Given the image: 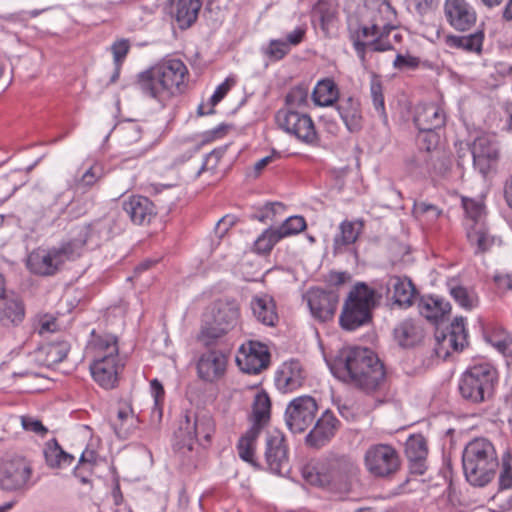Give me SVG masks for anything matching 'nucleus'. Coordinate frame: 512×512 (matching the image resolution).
<instances>
[{
    "label": "nucleus",
    "instance_id": "nucleus-31",
    "mask_svg": "<svg viewBox=\"0 0 512 512\" xmlns=\"http://www.w3.org/2000/svg\"><path fill=\"white\" fill-rule=\"evenodd\" d=\"M337 110L349 132L356 133L362 129L363 117L358 99L351 96L341 99Z\"/></svg>",
    "mask_w": 512,
    "mask_h": 512
},
{
    "label": "nucleus",
    "instance_id": "nucleus-44",
    "mask_svg": "<svg viewBox=\"0 0 512 512\" xmlns=\"http://www.w3.org/2000/svg\"><path fill=\"white\" fill-rule=\"evenodd\" d=\"M462 206L465 211V229L475 227L476 224L486 223L485 206L482 202L470 198H462Z\"/></svg>",
    "mask_w": 512,
    "mask_h": 512
},
{
    "label": "nucleus",
    "instance_id": "nucleus-25",
    "mask_svg": "<svg viewBox=\"0 0 512 512\" xmlns=\"http://www.w3.org/2000/svg\"><path fill=\"white\" fill-rule=\"evenodd\" d=\"M306 375L299 361L291 360L283 363L275 376V385L284 392H292L300 388L305 381Z\"/></svg>",
    "mask_w": 512,
    "mask_h": 512
},
{
    "label": "nucleus",
    "instance_id": "nucleus-59",
    "mask_svg": "<svg viewBox=\"0 0 512 512\" xmlns=\"http://www.w3.org/2000/svg\"><path fill=\"white\" fill-rule=\"evenodd\" d=\"M151 393L154 398L153 412H157L159 417L162 416V405L164 401L165 391L164 387L158 379H153L150 382Z\"/></svg>",
    "mask_w": 512,
    "mask_h": 512
},
{
    "label": "nucleus",
    "instance_id": "nucleus-56",
    "mask_svg": "<svg viewBox=\"0 0 512 512\" xmlns=\"http://www.w3.org/2000/svg\"><path fill=\"white\" fill-rule=\"evenodd\" d=\"M412 213L416 218H425L428 221H435L442 214V210L436 205L424 201H415Z\"/></svg>",
    "mask_w": 512,
    "mask_h": 512
},
{
    "label": "nucleus",
    "instance_id": "nucleus-19",
    "mask_svg": "<svg viewBox=\"0 0 512 512\" xmlns=\"http://www.w3.org/2000/svg\"><path fill=\"white\" fill-rule=\"evenodd\" d=\"M379 288L384 290L387 297L392 293L391 299L394 303L405 308L411 307L418 295V291L410 278L397 275L388 276L385 282L379 285Z\"/></svg>",
    "mask_w": 512,
    "mask_h": 512
},
{
    "label": "nucleus",
    "instance_id": "nucleus-60",
    "mask_svg": "<svg viewBox=\"0 0 512 512\" xmlns=\"http://www.w3.org/2000/svg\"><path fill=\"white\" fill-rule=\"evenodd\" d=\"M111 49L115 65L121 66L122 62L124 61L129 52L130 43L127 39H121L114 42Z\"/></svg>",
    "mask_w": 512,
    "mask_h": 512
},
{
    "label": "nucleus",
    "instance_id": "nucleus-18",
    "mask_svg": "<svg viewBox=\"0 0 512 512\" xmlns=\"http://www.w3.org/2000/svg\"><path fill=\"white\" fill-rule=\"evenodd\" d=\"M341 422L330 410H326L305 437V444L313 449L325 447L335 437Z\"/></svg>",
    "mask_w": 512,
    "mask_h": 512
},
{
    "label": "nucleus",
    "instance_id": "nucleus-16",
    "mask_svg": "<svg viewBox=\"0 0 512 512\" xmlns=\"http://www.w3.org/2000/svg\"><path fill=\"white\" fill-rule=\"evenodd\" d=\"M236 362L243 372L258 374L269 366L270 353L265 344L250 341L247 347L241 346Z\"/></svg>",
    "mask_w": 512,
    "mask_h": 512
},
{
    "label": "nucleus",
    "instance_id": "nucleus-9",
    "mask_svg": "<svg viewBox=\"0 0 512 512\" xmlns=\"http://www.w3.org/2000/svg\"><path fill=\"white\" fill-rule=\"evenodd\" d=\"M401 465L399 452L390 444H372L364 453L365 469L375 479H393L400 471Z\"/></svg>",
    "mask_w": 512,
    "mask_h": 512
},
{
    "label": "nucleus",
    "instance_id": "nucleus-62",
    "mask_svg": "<svg viewBox=\"0 0 512 512\" xmlns=\"http://www.w3.org/2000/svg\"><path fill=\"white\" fill-rule=\"evenodd\" d=\"M226 152V147H219L214 150H212L209 154L206 155L205 161L201 165L199 171L197 172V175H200L202 172L209 169L208 165L210 162L212 163L211 168H214L220 159L224 156Z\"/></svg>",
    "mask_w": 512,
    "mask_h": 512
},
{
    "label": "nucleus",
    "instance_id": "nucleus-13",
    "mask_svg": "<svg viewBox=\"0 0 512 512\" xmlns=\"http://www.w3.org/2000/svg\"><path fill=\"white\" fill-rule=\"evenodd\" d=\"M318 405L309 395L293 399L285 410V422L292 433L304 432L315 420Z\"/></svg>",
    "mask_w": 512,
    "mask_h": 512
},
{
    "label": "nucleus",
    "instance_id": "nucleus-36",
    "mask_svg": "<svg viewBox=\"0 0 512 512\" xmlns=\"http://www.w3.org/2000/svg\"><path fill=\"white\" fill-rule=\"evenodd\" d=\"M466 230V237L469 244L475 248V253H485L489 251L498 240L491 234L486 223L476 224L475 227H469Z\"/></svg>",
    "mask_w": 512,
    "mask_h": 512
},
{
    "label": "nucleus",
    "instance_id": "nucleus-26",
    "mask_svg": "<svg viewBox=\"0 0 512 512\" xmlns=\"http://www.w3.org/2000/svg\"><path fill=\"white\" fill-rule=\"evenodd\" d=\"M413 121L418 130H438L445 126L446 113L435 103L424 104L417 107Z\"/></svg>",
    "mask_w": 512,
    "mask_h": 512
},
{
    "label": "nucleus",
    "instance_id": "nucleus-37",
    "mask_svg": "<svg viewBox=\"0 0 512 512\" xmlns=\"http://www.w3.org/2000/svg\"><path fill=\"white\" fill-rule=\"evenodd\" d=\"M271 415V401L265 391L258 392L253 401L250 428H256L262 431L263 427L269 422Z\"/></svg>",
    "mask_w": 512,
    "mask_h": 512
},
{
    "label": "nucleus",
    "instance_id": "nucleus-39",
    "mask_svg": "<svg viewBox=\"0 0 512 512\" xmlns=\"http://www.w3.org/2000/svg\"><path fill=\"white\" fill-rule=\"evenodd\" d=\"M484 338L504 356H512V334L502 326H488L484 331Z\"/></svg>",
    "mask_w": 512,
    "mask_h": 512
},
{
    "label": "nucleus",
    "instance_id": "nucleus-6",
    "mask_svg": "<svg viewBox=\"0 0 512 512\" xmlns=\"http://www.w3.org/2000/svg\"><path fill=\"white\" fill-rule=\"evenodd\" d=\"M376 291L366 283H357L348 293L339 317V324L346 331H354L373 320Z\"/></svg>",
    "mask_w": 512,
    "mask_h": 512
},
{
    "label": "nucleus",
    "instance_id": "nucleus-32",
    "mask_svg": "<svg viewBox=\"0 0 512 512\" xmlns=\"http://www.w3.org/2000/svg\"><path fill=\"white\" fill-rule=\"evenodd\" d=\"M239 314V307L234 300H218L213 305L212 319L228 331L236 325Z\"/></svg>",
    "mask_w": 512,
    "mask_h": 512
},
{
    "label": "nucleus",
    "instance_id": "nucleus-24",
    "mask_svg": "<svg viewBox=\"0 0 512 512\" xmlns=\"http://www.w3.org/2000/svg\"><path fill=\"white\" fill-rule=\"evenodd\" d=\"M405 453L413 474L423 475L427 469V441L421 434L411 435L405 443Z\"/></svg>",
    "mask_w": 512,
    "mask_h": 512
},
{
    "label": "nucleus",
    "instance_id": "nucleus-47",
    "mask_svg": "<svg viewBox=\"0 0 512 512\" xmlns=\"http://www.w3.org/2000/svg\"><path fill=\"white\" fill-rule=\"evenodd\" d=\"M53 204L60 206L58 215L67 214L70 218H77L85 213L84 208L80 207L79 200H74L68 191L58 193Z\"/></svg>",
    "mask_w": 512,
    "mask_h": 512
},
{
    "label": "nucleus",
    "instance_id": "nucleus-50",
    "mask_svg": "<svg viewBox=\"0 0 512 512\" xmlns=\"http://www.w3.org/2000/svg\"><path fill=\"white\" fill-rule=\"evenodd\" d=\"M226 333H228V330L217 325V323L212 319L211 321H206L202 325L201 331L198 335V340L208 347L213 345L217 339L223 337Z\"/></svg>",
    "mask_w": 512,
    "mask_h": 512
},
{
    "label": "nucleus",
    "instance_id": "nucleus-22",
    "mask_svg": "<svg viewBox=\"0 0 512 512\" xmlns=\"http://www.w3.org/2000/svg\"><path fill=\"white\" fill-rule=\"evenodd\" d=\"M465 320L462 316L455 317L447 332L437 329L435 332L437 344L443 348L450 347L455 352L462 351L468 344Z\"/></svg>",
    "mask_w": 512,
    "mask_h": 512
},
{
    "label": "nucleus",
    "instance_id": "nucleus-23",
    "mask_svg": "<svg viewBox=\"0 0 512 512\" xmlns=\"http://www.w3.org/2000/svg\"><path fill=\"white\" fill-rule=\"evenodd\" d=\"M227 359L219 350H209L202 354L197 363L198 376L207 382L220 378L226 369Z\"/></svg>",
    "mask_w": 512,
    "mask_h": 512
},
{
    "label": "nucleus",
    "instance_id": "nucleus-35",
    "mask_svg": "<svg viewBox=\"0 0 512 512\" xmlns=\"http://www.w3.org/2000/svg\"><path fill=\"white\" fill-rule=\"evenodd\" d=\"M419 313L429 321L437 322L451 310L449 302L438 296H421L418 302Z\"/></svg>",
    "mask_w": 512,
    "mask_h": 512
},
{
    "label": "nucleus",
    "instance_id": "nucleus-14",
    "mask_svg": "<svg viewBox=\"0 0 512 512\" xmlns=\"http://www.w3.org/2000/svg\"><path fill=\"white\" fill-rule=\"evenodd\" d=\"M312 317L326 323L333 320L339 303V293L336 289L311 287L304 295Z\"/></svg>",
    "mask_w": 512,
    "mask_h": 512
},
{
    "label": "nucleus",
    "instance_id": "nucleus-29",
    "mask_svg": "<svg viewBox=\"0 0 512 512\" xmlns=\"http://www.w3.org/2000/svg\"><path fill=\"white\" fill-rule=\"evenodd\" d=\"M201 7V0H174L170 13L179 29L185 30L196 22Z\"/></svg>",
    "mask_w": 512,
    "mask_h": 512
},
{
    "label": "nucleus",
    "instance_id": "nucleus-54",
    "mask_svg": "<svg viewBox=\"0 0 512 512\" xmlns=\"http://www.w3.org/2000/svg\"><path fill=\"white\" fill-rule=\"evenodd\" d=\"M512 488V453L506 450L501 456V467L499 473V489Z\"/></svg>",
    "mask_w": 512,
    "mask_h": 512
},
{
    "label": "nucleus",
    "instance_id": "nucleus-21",
    "mask_svg": "<svg viewBox=\"0 0 512 512\" xmlns=\"http://www.w3.org/2000/svg\"><path fill=\"white\" fill-rule=\"evenodd\" d=\"M122 209L135 225H149L157 216L155 204L146 196L131 195L122 201Z\"/></svg>",
    "mask_w": 512,
    "mask_h": 512
},
{
    "label": "nucleus",
    "instance_id": "nucleus-38",
    "mask_svg": "<svg viewBox=\"0 0 512 512\" xmlns=\"http://www.w3.org/2000/svg\"><path fill=\"white\" fill-rule=\"evenodd\" d=\"M256 428H249L246 433L240 437L237 444L239 457L253 466L255 469H261L260 463L255 458L256 442L260 435Z\"/></svg>",
    "mask_w": 512,
    "mask_h": 512
},
{
    "label": "nucleus",
    "instance_id": "nucleus-33",
    "mask_svg": "<svg viewBox=\"0 0 512 512\" xmlns=\"http://www.w3.org/2000/svg\"><path fill=\"white\" fill-rule=\"evenodd\" d=\"M364 228V222L344 220L339 225V233L333 239V252H342L343 247L354 244Z\"/></svg>",
    "mask_w": 512,
    "mask_h": 512
},
{
    "label": "nucleus",
    "instance_id": "nucleus-30",
    "mask_svg": "<svg viewBox=\"0 0 512 512\" xmlns=\"http://www.w3.org/2000/svg\"><path fill=\"white\" fill-rule=\"evenodd\" d=\"M24 317L25 307L21 298L5 293L0 299V324L6 327L18 325Z\"/></svg>",
    "mask_w": 512,
    "mask_h": 512
},
{
    "label": "nucleus",
    "instance_id": "nucleus-64",
    "mask_svg": "<svg viewBox=\"0 0 512 512\" xmlns=\"http://www.w3.org/2000/svg\"><path fill=\"white\" fill-rule=\"evenodd\" d=\"M141 135L142 128L134 122L130 123L127 127L124 128V140L128 145L139 142Z\"/></svg>",
    "mask_w": 512,
    "mask_h": 512
},
{
    "label": "nucleus",
    "instance_id": "nucleus-12",
    "mask_svg": "<svg viewBox=\"0 0 512 512\" xmlns=\"http://www.w3.org/2000/svg\"><path fill=\"white\" fill-rule=\"evenodd\" d=\"M473 166L482 176L486 177L495 171L500 160V149L495 137L482 134L469 145Z\"/></svg>",
    "mask_w": 512,
    "mask_h": 512
},
{
    "label": "nucleus",
    "instance_id": "nucleus-4",
    "mask_svg": "<svg viewBox=\"0 0 512 512\" xmlns=\"http://www.w3.org/2000/svg\"><path fill=\"white\" fill-rule=\"evenodd\" d=\"M462 467L470 485L487 486L495 479L500 467L494 444L484 437L468 442L462 453Z\"/></svg>",
    "mask_w": 512,
    "mask_h": 512
},
{
    "label": "nucleus",
    "instance_id": "nucleus-1",
    "mask_svg": "<svg viewBox=\"0 0 512 512\" xmlns=\"http://www.w3.org/2000/svg\"><path fill=\"white\" fill-rule=\"evenodd\" d=\"M331 370L338 379L366 394L381 390L386 382L383 362L374 351L366 347L342 349Z\"/></svg>",
    "mask_w": 512,
    "mask_h": 512
},
{
    "label": "nucleus",
    "instance_id": "nucleus-7",
    "mask_svg": "<svg viewBox=\"0 0 512 512\" xmlns=\"http://www.w3.org/2000/svg\"><path fill=\"white\" fill-rule=\"evenodd\" d=\"M498 381L497 370L489 363L468 368L458 382V391L464 401L478 405L490 401Z\"/></svg>",
    "mask_w": 512,
    "mask_h": 512
},
{
    "label": "nucleus",
    "instance_id": "nucleus-48",
    "mask_svg": "<svg viewBox=\"0 0 512 512\" xmlns=\"http://www.w3.org/2000/svg\"><path fill=\"white\" fill-rule=\"evenodd\" d=\"M309 91L305 85H297L285 96V107L282 109L298 110L308 105Z\"/></svg>",
    "mask_w": 512,
    "mask_h": 512
},
{
    "label": "nucleus",
    "instance_id": "nucleus-55",
    "mask_svg": "<svg viewBox=\"0 0 512 512\" xmlns=\"http://www.w3.org/2000/svg\"><path fill=\"white\" fill-rule=\"evenodd\" d=\"M70 351V344L67 341H54L47 345V360L52 364L62 362Z\"/></svg>",
    "mask_w": 512,
    "mask_h": 512
},
{
    "label": "nucleus",
    "instance_id": "nucleus-5",
    "mask_svg": "<svg viewBox=\"0 0 512 512\" xmlns=\"http://www.w3.org/2000/svg\"><path fill=\"white\" fill-rule=\"evenodd\" d=\"M92 336L95 351L90 364L92 377L101 387L112 389L117 385L119 373L125 366L124 359L119 356L118 339L112 334L96 335L95 331Z\"/></svg>",
    "mask_w": 512,
    "mask_h": 512
},
{
    "label": "nucleus",
    "instance_id": "nucleus-8",
    "mask_svg": "<svg viewBox=\"0 0 512 512\" xmlns=\"http://www.w3.org/2000/svg\"><path fill=\"white\" fill-rule=\"evenodd\" d=\"M85 243L86 239H73L62 242L59 246L33 251L28 256L27 267L36 275H55L67 261H73L81 255Z\"/></svg>",
    "mask_w": 512,
    "mask_h": 512
},
{
    "label": "nucleus",
    "instance_id": "nucleus-43",
    "mask_svg": "<svg viewBox=\"0 0 512 512\" xmlns=\"http://www.w3.org/2000/svg\"><path fill=\"white\" fill-rule=\"evenodd\" d=\"M439 139L440 137L436 130H419L417 134L416 143L421 153L423 151L425 152L422 154V158L424 161V168L428 172H436V166L427 159V156L428 153H431L436 149Z\"/></svg>",
    "mask_w": 512,
    "mask_h": 512
},
{
    "label": "nucleus",
    "instance_id": "nucleus-27",
    "mask_svg": "<svg viewBox=\"0 0 512 512\" xmlns=\"http://www.w3.org/2000/svg\"><path fill=\"white\" fill-rule=\"evenodd\" d=\"M393 335L402 348H413L423 341L425 330L419 321L408 318L394 328Z\"/></svg>",
    "mask_w": 512,
    "mask_h": 512
},
{
    "label": "nucleus",
    "instance_id": "nucleus-51",
    "mask_svg": "<svg viewBox=\"0 0 512 512\" xmlns=\"http://www.w3.org/2000/svg\"><path fill=\"white\" fill-rule=\"evenodd\" d=\"M118 423H113L112 427L115 434L121 439H127L131 433L132 424L127 425L129 420L133 419L131 407L125 406L117 412Z\"/></svg>",
    "mask_w": 512,
    "mask_h": 512
},
{
    "label": "nucleus",
    "instance_id": "nucleus-10",
    "mask_svg": "<svg viewBox=\"0 0 512 512\" xmlns=\"http://www.w3.org/2000/svg\"><path fill=\"white\" fill-rule=\"evenodd\" d=\"M275 121L280 129L295 136L305 144H315L319 140L311 116L299 110L279 109Z\"/></svg>",
    "mask_w": 512,
    "mask_h": 512
},
{
    "label": "nucleus",
    "instance_id": "nucleus-20",
    "mask_svg": "<svg viewBox=\"0 0 512 512\" xmlns=\"http://www.w3.org/2000/svg\"><path fill=\"white\" fill-rule=\"evenodd\" d=\"M444 14L449 25L457 31H468L476 23L474 8L466 0H446Z\"/></svg>",
    "mask_w": 512,
    "mask_h": 512
},
{
    "label": "nucleus",
    "instance_id": "nucleus-40",
    "mask_svg": "<svg viewBox=\"0 0 512 512\" xmlns=\"http://www.w3.org/2000/svg\"><path fill=\"white\" fill-rule=\"evenodd\" d=\"M339 99V90L334 80H320L312 92V100L317 106H331Z\"/></svg>",
    "mask_w": 512,
    "mask_h": 512
},
{
    "label": "nucleus",
    "instance_id": "nucleus-34",
    "mask_svg": "<svg viewBox=\"0 0 512 512\" xmlns=\"http://www.w3.org/2000/svg\"><path fill=\"white\" fill-rule=\"evenodd\" d=\"M483 30H477L469 35H447L444 38V43L447 47L458 49L467 53L481 54L484 41Z\"/></svg>",
    "mask_w": 512,
    "mask_h": 512
},
{
    "label": "nucleus",
    "instance_id": "nucleus-46",
    "mask_svg": "<svg viewBox=\"0 0 512 512\" xmlns=\"http://www.w3.org/2000/svg\"><path fill=\"white\" fill-rule=\"evenodd\" d=\"M312 17L314 22H318L324 34L328 35L336 19V11L328 2L319 0L313 7Z\"/></svg>",
    "mask_w": 512,
    "mask_h": 512
},
{
    "label": "nucleus",
    "instance_id": "nucleus-52",
    "mask_svg": "<svg viewBox=\"0 0 512 512\" xmlns=\"http://www.w3.org/2000/svg\"><path fill=\"white\" fill-rule=\"evenodd\" d=\"M285 210V206L280 202L267 203L265 206L257 209V211L252 215L253 219H256L260 222H277V215L282 214Z\"/></svg>",
    "mask_w": 512,
    "mask_h": 512
},
{
    "label": "nucleus",
    "instance_id": "nucleus-17",
    "mask_svg": "<svg viewBox=\"0 0 512 512\" xmlns=\"http://www.w3.org/2000/svg\"><path fill=\"white\" fill-rule=\"evenodd\" d=\"M265 460L268 470L274 474L288 471V449L284 435L278 430L267 433Z\"/></svg>",
    "mask_w": 512,
    "mask_h": 512
},
{
    "label": "nucleus",
    "instance_id": "nucleus-49",
    "mask_svg": "<svg viewBox=\"0 0 512 512\" xmlns=\"http://www.w3.org/2000/svg\"><path fill=\"white\" fill-rule=\"evenodd\" d=\"M281 235L272 227L267 228L254 242V250L258 254L266 255L281 240Z\"/></svg>",
    "mask_w": 512,
    "mask_h": 512
},
{
    "label": "nucleus",
    "instance_id": "nucleus-58",
    "mask_svg": "<svg viewBox=\"0 0 512 512\" xmlns=\"http://www.w3.org/2000/svg\"><path fill=\"white\" fill-rule=\"evenodd\" d=\"M290 51V47L284 40H271L266 51L267 55L275 60L283 59Z\"/></svg>",
    "mask_w": 512,
    "mask_h": 512
},
{
    "label": "nucleus",
    "instance_id": "nucleus-42",
    "mask_svg": "<svg viewBox=\"0 0 512 512\" xmlns=\"http://www.w3.org/2000/svg\"><path fill=\"white\" fill-rule=\"evenodd\" d=\"M117 218L108 214L97 219L84 227L86 237L96 235L99 239L108 240L118 233L120 229H116Z\"/></svg>",
    "mask_w": 512,
    "mask_h": 512
},
{
    "label": "nucleus",
    "instance_id": "nucleus-61",
    "mask_svg": "<svg viewBox=\"0 0 512 512\" xmlns=\"http://www.w3.org/2000/svg\"><path fill=\"white\" fill-rule=\"evenodd\" d=\"M21 424L24 430L34 432L35 434L42 437L45 436L48 432V429L42 424L40 420L30 416H22Z\"/></svg>",
    "mask_w": 512,
    "mask_h": 512
},
{
    "label": "nucleus",
    "instance_id": "nucleus-45",
    "mask_svg": "<svg viewBox=\"0 0 512 512\" xmlns=\"http://www.w3.org/2000/svg\"><path fill=\"white\" fill-rule=\"evenodd\" d=\"M370 96L372 104L382 122L388 124V115L385 108L384 87L381 77L373 73L370 80Z\"/></svg>",
    "mask_w": 512,
    "mask_h": 512
},
{
    "label": "nucleus",
    "instance_id": "nucleus-2",
    "mask_svg": "<svg viewBox=\"0 0 512 512\" xmlns=\"http://www.w3.org/2000/svg\"><path fill=\"white\" fill-rule=\"evenodd\" d=\"M187 66L180 59L163 61L137 75L136 86L145 95L164 103L186 88Z\"/></svg>",
    "mask_w": 512,
    "mask_h": 512
},
{
    "label": "nucleus",
    "instance_id": "nucleus-15",
    "mask_svg": "<svg viewBox=\"0 0 512 512\" xmlns=\"http://www.w3.org/2000/svg\"><path fill=\"white\" fill-rule=\"evenodd\" d=\"M214 431L215 423L208 413L196 414L193 419L186 415L185 421L179 427L180 437L189 450H192L194 440L201 445L208 444Z\"/></svg>",
    "mask_w": 512,
    "mask_h": 512
},
{
    "label": "nucleus",
    "instance_id": "nucleus-28",
    "mask_svg": "<svg viewBox=\"0 0 512 512\" xmlns=\"http://www.w3.org/2000/svg\"><path fill=\"white\" fill-rule=\"evenodd\" d=\"M250 308L253 316L261 324L268 327L277 325L279 316L272 296L268 294L254 295L250 301Z\"/></svg>",
    "mask_w": 512,
    "mask_h": 512
},
{
    "label": "nucleus",
    "instance_id": "nucleus-57",
    "mask_svg": "<svg viewBox=\"0 0 512 512\" xmlns=\"http://www.w3.org/2000/svg\"><path fill=\"white\" fill-rule=\"evenodd\" d=\"M450 294L461 307L467 310H471L477 304V297L463 286L452 287Z\"/></svg>",
    "mask_w": 512,
    "mask_h": 512
},
{
    "label": "nucleus",
    "instance_id": "nucleus-53",
    "mask_svg": "<svg viewBox=\"0 0 512 512\" xmlns=\"http://www.w3.org/2000/svg\"><path fill=\"white\" fill-rule=\"evenodd\" d=\"M306 229V221L302 216H290L285 219L282 224L276 228L281 238L296 235Z\"/></svg>",
    "mask_w": 512,
    "mask_h": 512
},
{
    "label": "nucleus",
    "instance_id": "nucleus-3",
    "mask_svg": "<svg viewBox=\"0 0 512 512\" xmlns=\"http://www.w3.org/2000/svg\"><path fill=\"white\" fill-rule=\"evenodd\" d=\"M357 470V465L350 456L331 454L315 464L305 465L302 476L311 485L336 492H348L351 488L350 479Z\"/></svg>",
    "mask_w": 512,
    "mask_h": 512
},
{
    "label": "nucleus",
    "instance_id": "nucleus-11",
    "mask_svg": "<svg viewBox=\"0 0 512 512\" xmlns=\"http://www.w3.org/2000/svg\"><path fill=\"white\" fill-rule=\"evenodd\" d=\"M31 476V463L23 456L7 457L0 463V489L4 491L27 490Z\"/></svg>",
    "mask_w": 512,
    "mask_h": 512
},
{
    "label": "nucleus",
    "instance_id": "nucleus-63",
    "mask_svg": "<svg viewBox=\"0 0 512 512\" xmlns=\"http://www.w3.org/2000/svg\"><path fill=\"white\" fill-rule=\"evenodd\" d=\"M420 60L418 57L411 55L397 54L393 62L396 69L402 70L404 68L415 69L419 66Z\"/></svg>",
    "mask_w": 512,
    "mask_h": 512
},
{
    "label": "nucleus",
    "instance_id": "nucleus-41",
    "mask_svg": "<svg viewBox=\"0 0 512 512\" xmlns=\"http://www.w3.org/2000/svg\"><path fill=\"white\" fill-rule=\"evenodd\" d=\"M43 453L46 464L51 468H64L71 466L75 459L73 455L62 449L55 438L46 443Z\"/></svg>",
    "mask_w": 512,
    "mask_h": 512
}]
</instances>
